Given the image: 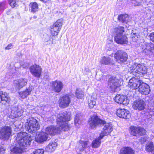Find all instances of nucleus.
I'll use <instances>...</instances> for the list:
<instances>
[{
	"mask_svg": "<svg viewBox=\"0 0 154 154\" xmlns=\"http://www.w3.org/2000/svg\"><path fill=\"white\" fill-rule=\"evenodd\" d=\"M10 99L8 94L5 92H0V103L5 104L10 101Z\"/></svg>",
	"mask_w": 154,
	"mask_h": 154,
	"instance_id": "obj_26",
	"label": "nucleus"
},
{
	"mask_svg": "<svg viewBox=\"0 0 154 154\" xmlns=\"http://www.w3.org/2000/svg\"><path fill=\"white\" fill-rule=\"evenodd\" d=\"M145 150L148 152L154 154V144L152 142H149L145 146Z\"/></svg>",
	"mask_w": 154,
	"mask_h": 154,
	"instance_id": "obj_28",
	"label": "nucleus"
},
{
	"mask_svg": "<svg viewBox=\"0 0 154 154\" xmlns=\"http://www.w3.org/2000/svg\"><path fill=\"white\" fill-rule=\"evenodd\" d=\"M34 17L35 18V19L36 18V17Z\"/></svg>",
	"mask_w": 154,
	"mask_h": 154,
	"instance_id": "obj_49",
	"label": "nucleus"
},
{
	"mask_svg": "<svg viewBox=\"0 0 154 154\" xmlns=\"http://www.w3.org/2000/svg\"><path fill=\"white\" fill-rule=\"evenodd\" d=\"M11 133V127L5 126L0 129V139L4 140L9 139Z\"/></svg>",
	"mask_w": 154,
	"mask_h": 154,
	"instance_id": "obj_9",
	"label": "nucleus"
},
{
	"mask_svg": "<svg viewBox=\"0 0 154 154\" xmlns=\"http://www.w3.org/2000/svg\"><path fill=\"white\" fill-rule=\"evenodd\" d=\"M45 133H47L50 137H51V135H54L59 131L58 127L54 126H50L46 128Z\"/></svg>",
	"mask_w": 154,
	"mask_h": 154,
	"instance_id": "obj_27",
	"label": "nucleus"
},
{
	"mask_svg": "<svg viewBox=\"0 0 154 154\" xmlns=\"http://www.w3.org/2000/svg\"><path fill=\"white\" fill-rule=\"evenodd\" d=\"M140 92L145 95L149 94L150 91V88L148 85L143 82L141 83L139 88Z\"/></svg>",
	"mask_w": 154,
	"mask_h": 154,
	"instance_id": "obj_24",
	"label": "nucleus"
},
{
	"mask_svg": "<svg viewBox=\"0 0 154 154\" xmlns=\"http://www.w3.org/2000/svg\"><path fill=\"white\" fill-rule=\"evenodd\" d=\"M120 154H134V151L130 147H124L120 150Z\"/></svg>",
	"mask_w": 154,
	"mask_h": 154,
	"instance_id": "obj_34",
	"label": "nucleus"
},
{
	"mask_svg": "<svg viewBox=\"0 0 154 154\" xmlns=\"http://www.w3.org/2000/svg\"><path fill=\"white\" fill-rule=\"evenodd\" d=\"M112 60L110 58L104 57L100 60V63L101 64L105 65H113L114 64V63L112 62Z\"/></svg>",
	"mask_w": 154,
	"mask_h": 154,
	"instance_id": "obj_33",
	"label": "nucleus"
},
{
	"mask_svg": "<svg viewBox=\"0 0 154 154\" xmlns=\"http://www.w3.org/2000/svg\"><path fill=\"white\" fill-rule=\"evenodd\" d=\"M63 20L59 19L51 26L50 31L53 36H57L60 30L62 24Z\"/></svg>",
	"mask_w": 154,
	"mask_h": 154,
	"instance_id": "obj_10",
	"label": "nucleus"
},
{
	"mask_svg": "<svg viewBox=\"0 0 154 154\" xmlns=\"http://www.w3.org/2000/svg\"><path fill=\"white\" fill-rule=\"evenodd\" d=\"M29 70L32 74L36 78H39L41 75L42 68L38 65H32L30 67Z\"/></svg>",
	"mask_w": 154,
	"mask_h": 154,
	"instance_id": "obj_16",
	"label": "nucleus"
},
{
	"mask_svg": "<svg viewBox=\"0 0 154 154\" xmlns=\"http://www.w3.org/2000/svg\"><path fill=\"white\" fill-rule=\"evenodd\" d=\"M88 105L90 108H93L96 104L95 100L91 97L88 101Z\"/></svg>",
	"mask_w": 154,
	"mask_h": 154,
	"instance_id": "obj_39",
	"label": "nucleus"
},
{
	"mask_svg": "<svg viewBox=\"0 0 154 154\" xmlns=\"http://www.w3.org/2000/svg\"><path fill=\"white\" fill-rule=\"evenodd\" d=\"M70 113H68L66 111L61 112L57 115V122L59 131L61 130L67 131L69 130V126L67 122L70 120Z\"/></svg>",
	"mask_w": 154,
	"mask_h": 154,
	"instance_id": "obj_2",
	"label": "nucleus"
},
{
	"mask_svg": "<svg viewBox=\"0 0 154 154\" xmlns=\"http://www.w3.org/2000/svg\"><path fill=\"white\" fill-rule=\"evenodd\" d=\"M131 134L134 136L139 137L146 134V131L143 128L134 126H131L130 128Z\"/></svg>",
	"mask_w": 154,
	"mask_h": 154,
	"instance_id": "obj_12",
	"label": "nucleus"
},
{
	"mask_svg": "<svg viewBox=\"0 0 154 154\" xmlns=\"http://www.w3.org/2000/svg\"><path fill=\"white\" fill-rule=\"evenodd\" d=\"M54 36H48L47 38L45 40V43L46 45H52L54 42V40L55 39Z\"/></svg>",
	"mask_w": 154,
	"mask_h": 154,
	"instance_id": "obj_37",
	"label": "nucleus"
},
{
	"mask_svg": "<svg viewBox=\"0 0 154 154\" xmlns=\"http://www.w3.org/2000/svg\"><path fill=\"white\" fill-rule=\"evenodd\" d=\"M23 112V111L20 106H13L11 109L10 117L12 119L19 117L21 116Z\"/></svg>",
	"mask_w": 154,
	"mask_h": 154,
	"instance_id": "obj_14",
	"label": "nucleus"
},
{
	"mask_svg": "<svg viewBox=\"0 0 154 154\" xmlns=\"http://www.w3.org/2000/svg\"><path fill=\"white\" fill-rule=\"evenodd\" d=\"M146 103L142 100H140L134 101L132 105L133 107L135 110L142 111L145 108Z\"/></svg>",
	"mask_w": 154,
	"mask_h": 154,
	"instance_id": "obj_19",
	"label": "nucleus"
},
{
	"mask_svg": "<svg viewBox=\"0 0 154 154\" xmlns=\"http://www.w3.org/2000/svg\"><path fill=\"white\" fill-rule=\"evenodd\" d=\"M84 95L83 92L79 89L78 88L75 91V95L79 99L82 98Z\"/></svg>",
	"mask_w": 154,
	"mask_h": 154,
	"instance_id": "obj_38",
	"label": "nucleus"
},
{
	"mask_svg": "<svg viewBox=\"0 0 154 154\" xmlns=\"http://www.w3.org/2000/svg\"><path fill=\"white\" fill-rule=\"evenodd\" d=\"M52 84L54 91L57 93L60 92L63 87V83L60 81H56L52 82Z\"/></svg>",
	"mask_w": 154,
	"mask_h": 154,
	"instance_id": "obj_25",
	"label": "nucleus"
},
{
	"mask_svg": "<svg viewBox=\"0 0 154 154\" xmlns=\"http://www.w3.org/2000/svg\"><path fill=\"white\" fill-rule=\"evenodd\" d=\"M119 80L115 77H112L109 78L108 85L110 90L112 92L116 91V89L120 86Z\"/></svg>",
	"mask_w": 154,
	"mask_h": 154,
	"instance_id": "obj_11",
	"label": "nucleus"
},
{
	"mask_svg": "<svg viewBox=\"0 0 154 154\" xmlns=\"http://www.w3.org/2000/svg\"><path fill=\"white\" fill-rule=\"evenodd\" d=\"M29 11L33 13H35L37 12L38 9V4L36 2H32L29 5Z\"/></svg>",
	"mask_w": 154,
	"mask_h": 154,
	"instance_id": "obj_30",
	"label": "nucleus"
},
{
	"mask_svg": "<svg viewBox=\"0 0 154 154\" xmlns=\"http://www.w3.org/2000/svg\"><path fill=\"white\" fill-rule=\"evenodd\" d=\"M114 100L116 103L125 105H128L129 103V100L124 95H117L114 98Z\"/></svg>",
	"mask_w": 154,
	"mask_h": 154,
	"instance_id": "obj_22",
	"label": "nucleus"
},
{
	"mask_svg": "<svg viewBox=\"0 0 154 154\" xmlns=\"http://www.w3.org/2000/svg\"><path fill=\"white\" fill-rule=\"evenodd\" d=\"M26 130L30 133L35 132L40 128L38 121L33 118L29 119L28 122L25 124Z\"/></svg>",
	"mask_w": 154,
	"mask_h": 154,
	"instance_id": "obj_5",
	"label": "nucleus"
},
{
	"mask_svg": "<svg viewBox=\"0 0 154 154\" xmlns=\"http://www.w3.org/2000/svg\"><path fill=\"white\" fill-rule=\"evenodd\" d=\"M28 80L26 79H20L14 81V85L16 90H20L25 86Z\"/></svg>",
	"mask_w": 154,
	"mask_h": 154,
	"instance_id": "obj_18",
	"label": "nucleus"
},
{
	"mask_svg": "<svg viewBox=\"0 0 154 154\" xmlns=\"http://www.w3.org/2000/svg\"><path fill=\"white\" fill-rule=\"evenodd\" d=\"M129 72L136 77L140 78L147 73V69L143 64L135 63L130 67Z\"/></svg>",
	"mask_w": 154,
	"mask_h": 154,
	"instance_id": "obj_4",
	"label": "nucleus"
},
{
	"mask_svg": "<svg viewBox=\"0 0 154 154\" xmlns=\"http://www.w3.org/2000/svg\"><path fill=\"white\" fill-rule=\"evenodd\" d=\"M142 81L139 78L133 77L130 79L128 83V87L132 89H136L139 88Z\"/></svg>",
	"mask_w": 154,
	"mask_h": 154,
	"instance_id": "obj_13",
	"label": "nucleus"
},
{
	"mask_svg": "<svg viewBox=\"0 0 154 154\" xmlns=\"http://www.w3.org/2000/svg\"><path fill=\"white\" fill-rule=\"evenodd\" d=\"M148 138V137L146 136L145 137H141L140 140V141L141 144H143L147 140Z\"/></svg>",
	"mask_w": 154,
	"mask_h": 154,
	"instance_id": "obj_43",
	"label": "nucleus"
},
{
	"mask_svg": "<svg viewBox=\"0 0 154 154\" xmlns=\"http://www.w3.org/2000/svg\"><path fill=\"white\" fill-rule=\"evenodd\" d=\"M149 36L150 39L154 42V32L151 33Z\"/></svg>",
	"mask_w": 154,
	"mask_h": 154,
	"instance_id": "obj_46",
	"label": "nucleus"
},
{
	"mask_svg": "<svg viewBox=\"0 0 154 154\" xmlns=\"http://www.w3.org/2000/svg\"><path fill=\"white\" fill-rule=\"evenodd\" d=\"M40 1L44 2H46L47 1H50V0H40Z\"/></svg>",
	"mask_w": 154,
	"mask_h": 154,
	"instance_id": "obj_48",
	"label": "nucleus"
},
{
	"mask_svg": "<svg viewBox=\"0 0 154 154\" xmlns=\"http://www.w3.org/2000/svg\"><path fill=\"white\" fill-rule=\"evenodd\" d=\"M57 146V143L55 142H51L45 148L46 151L50 152L54 151Z\"/></svg>",
	"mask_w": 154,
	"mask_h": 154,
	"instance_id": "obj_29",
	"label": "nucleus"
},
{
	"mask_svg": "<svg viewBox=\"0 0 154 154\" xmlns=\"http://www.w3.org/2000/svg\"><path fill=\"white\" fill-rule=\"evenodd\" d=\"M118 19L119 21L124 23H127L130 20L127 14H121L118 16Z\"/></svg>",
	"mask_w": 154,
	"mask_h": 154,
	"instance_id": "obj_32",
	"label": "nucleus"
},
{
	"mask_svg": "<svg viewBox=\"0 0 154 154\" xmlns=\"http://www.w3.org/2000/svg\"><path fill=\"white\" fill-rule=\"evenodd\" d=\"M100 135L99 137L93 141L92 143V146L93 148L98 147L101 143V140L103 137H101Z\"/></svg>",
	"mask_w": 154,
	"mask_h": 154,
	"instance_id": "obj_36",
	"label": "nucleus"
},
{
	"mask_svg": "<svg viewBox=\"0 0 154 154\" xmlns=\"http://www.w3.org/2000/svg\"><path fill=\"white\" fill-rule=\"evenodd\" d=\"M88 123L90 127L92 128L100 127L104 125L105 121L99 118L97 116L94 115L91 116L88 119Z\"/></svg>",
	"mask_w": 154,
	"mask_h": 154,
	"instance_id": "obj_6",
	"label": "nucleus"
},
{
	"mask_svg": "<svg viewBox=\"0 0 154 154\" xmlns=\"http://www.w3.org/2000/svg\"><path fill=\"white\" fill-rule=\"evenodd\" d=\"M91 146V144L88 141H84L80 140L79 143V146L77 147L80 152L85 151L86 152V149L89 148Z\"/></svg>",
	"mask_w": 154,
	"mask_h": 154,
	"instance_id": "obj_23",
	"label": "nucleus"
},
{
	"mask_svg": "<svg viewBox=\"0 0 154 154\" xmlns=\"http://www.w3.org/2000/svg\"><path fill=\"white\" fill-rule=\"evenodd\" d=\"M51 138L49 135L47 133H41L37 135L35 137V141L39 143H42L43 142L49 140Z\"/></svg>",
	"mask_w": 154,
	"mask_h": 154,
	"instance_id": "obj_21",
	"label": "nucleus"
},
{
	"mask_svg": "<svg viewBox=\"0 0 154 154\" xmlns=\"http://www.w3.org/2000/svg\"><path fill=\"white\" fill-rule=\"evenodd\" d=\"M125 28L121 26L113 29L112 33L114 36V40L118 44L122 45L126 44L128 42L126 35L124 34Z\"/></svg>",
	"mask_w": 154,
	"mask_h": 154,
	"instance_id": "obj_3",
	"label": "nucleus"
},
{
	"mask_svg": "<svg viewBox=\"0 0 154 154\" xmlns=\"http://www.w3.org/2000/svg\"><path fill=\"white\" fill-rule=\"evenodd\" d=\"M44 150L43 149H37L34 151L31 154H43Z\"/></svg>",
	"mask_w": 154,
	"mask_h": 154,
	"instance_id": "obj_41",
	"label": "nucleus"
},
{
	"mask_svg": "<svg viewBox=\"0 0 154 154\" xmlns=\"http://www.w3.org/2000/svg\"><path fill=\"white\" fill-rule=\"evenodd\" d=\"M80 120L79 115L77 114L75 118L74 122L75 123L76 125V124L78 123L79 124V122Z\"/></svg>",
	"mask_w": 154,
	"mask_h": 154,
	"instance_id": "obj_42",
	"label": "nucleus"
},
{
	"mask_svg": "<svg viewBox=\"0 0 154 154\" xmlns=\"http://www.w3.org/2000/svg\"><path fill=\"white\" fill-rule=\"evenodd\" d=\"M5 5V3L4 2L0 3V11L4 10Z\"/></svg>",
	"mask_w": 154,
	"mask_h": 154,
	"instance_id": "obj_44",
	"label": "nucleus"
},
{
	"mask_svg": "<svg viewBox=\"0 0 154 154\" xmlns=\"http://www.w3.org/2000/svg\"><path fill=\"white\" fill-rule=\"evenodd\" d=\"M13 47V45H12V44L10 43L5 47V49L6 50H9L12 48Z\"/></svg>",
	"mask_w": 154,
	"mask_h": 154,
	"instance_id": "obj_45",
	"label": "nucleus"
},
{
	"mask_svg": "<svg viewBox=\"0 0 154 154\" xmlns=\"http://www.w3.org/2000/svg\"><path fill=\"white\" fill-rule=\"evenodd\" d=\"M32 90V88L30 87H29L25 91L19 93L20 97H21L22 98H25L28 95L30 94Z\"/></svg>",
	"mask_w": 154,
	"mask_h": 154,
	"instance_id": "obj_31",
	"label": "nucleus"
},
{
	"mask_svg": "<svg viewBox=\"0 0 154 154\" xmlns=\"http://www.w3.org/2000/svg\"><path fill=\"white\" fill-rule=\"evenodd\" d=\"M104 125L103 131L100 134L101 137H103L104 136L109 134L112 131V126L111 123H106L105 122Z\"/></svg>",
	"mask_w": 154,
	"mask_h": 154,
	"instance_id": "obj_20",
	"label": "nucleus"
},
{
	"mask_svg": "<svg viewBox=\"0 0 154 154\" xmlns=\"http://www.w3.org/2000/svg\"><path fill=\"white\" fill-rule=\"evenodd\" d=\"M140 46L143 53L146 55H152L154 51V45L152 43H142Z\"/></svg>",
	"mask_w": 154,
	"mask_h": 154,
	"instance_id": "obj_7",
	"label": "nucleus"
},
{
	"mask_svg": "<svg viewBox=\"0 0 154 154\" xmlns=\"http://www.w3.org/2000/svg\"><path fill=\"white\" fill-rule=\"evenodd\" d=\"M13 145L11 147V154H19L23 149L29 145L31 143L30 136L26 132L17 133Z\"/></svg>",
	"mask_w": 154,
	"mask_h": 154,
	"instance_id": "obj_1",
	"label": "nucleus"
},
{
	"mask_svg": "<svg viewBox=\"0 0 154 154\" xmlns=\"http://www.w3.org/2000/svg\"><path fill=\"white\" fill-rule=\"evenodd\" d=\"M116 60L118 63H122L127 60L128 55L127 53L122 50L117 51L114 55Z\"/></svg>",
	"mask_w": 154,
	"mask_h": 154,
	"instance_id": "obj_8",
	"label": "nucleus"
},
{
	"mask_svg": "<svg viewBox=\"0 0 154 154\" xmlns=\"http://www.w3.org/2000/svg\"><path fill=\"white\" fill-rule=\"evenodd\" d=\"M18 0H9V4L11 7L14 8V7L16 6L17 4L16 2Z\"/></svg>",
	"mask_w": 154,
	"mask_h": 154,
	"instance_id": "obj_40",
	"label": "nucleus"
},
{
	"mask_svg": "<svg viewBox=\"0 0 154 154\" xmlns=\"http://www.w3.org/2000/svg\"><path fill=\"white\" fill-rule=\"evenodd\" d=\"M71 95L66 94L61 97L59 99L60 106L62 108L67 107L70 102Z\"/></svg>",
	"mask_w": 154,
	"mask_h": 154,
	"instance_id": "obj_15",
	"label": "nucleus"
},
{
	"mask_svg": "<svg viewBox=\"0 0 154 154\" xmlns=\"http://www.w3.org/2000/svg\"><path fill=\"white\" fill-rule=\"evenodd\" d=\"M5 149L2 146H0V154H3Z\"/></svg>",
	"mask_w": 154,
	"mask_h": 154,
	"instance_id": "obj_47",
	"label": "nucleus"
},
{
	"mask_svg": "<svg viewBox=\"0 0 154 154\" xmlns=\"http://www.w3.org/2000/svg\"><path fill=\"white\" fill-rule=\"evenodd\" d=\"M132 41L134 42H137L139 37V35L137 30H132L131 34Z\"/></svg>",
	"mask_w": 154,
	"mask_h": 154,
	"instance_id": "obj_35",
	"label": "nucleus"
},
{
	"mask_svg": "<svg viewBox=\"0 0 154 154\" xmlns=\"http://www.w3.org/2000/svg\"><path fill=\"white\" fill-rule=\"evenodd\" d=\"M116 114L119 117L125 119H129L131 116L130 112L124 109L119 108L117 109Z\"/></svg>",
	"mask_w": 154,
	"mask_h": 154,
	"instance_id": "obj_17",
	"label": "nucleus"
}]
</instances>
